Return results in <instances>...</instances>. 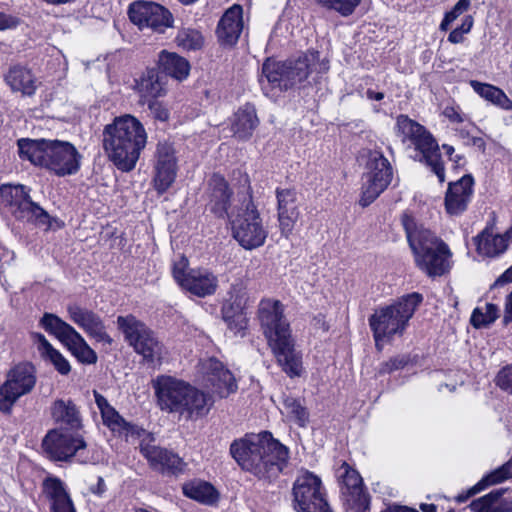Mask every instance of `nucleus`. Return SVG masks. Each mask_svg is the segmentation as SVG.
<instances>
[{"instance_id":"f257e3e1","label":"nucleus","mask_w":512,"mask_h":512,"mask_svg":"<svg viewBox=\"0 0 512 512\" xmlns=\"http://www.w3.org/2000/svg\"><path fill=\"white\" fill-rule=\"evenodd\" d=\"M229 452L244 471L268 481L276 479L289 460L288 448L267 431L234 440Z\"/></svg>"},{"instance_id":"f03ea898","label":"nucleus","mask_w":512,"mask_h":512,"mask_svg":"<svg viewBox=\"0 0 512 512\" xmlns=\"http://www.w3.org/2000/svg\"><path fill=\"white\" fill-rule=\"evenodd\" d=\"M258 319L278 365L289 377L300 376L302 355L295 348L290 325L284 316V305L279 300H261Z\"/></svg>"},{"instance_id":"7ed1b4c3","label":"nucleus","mask_w":512,"mask_h":512,"mask_svg":"<svg viewBox=\"0 0 512 512\" xmlns=\"http://www.w3.org/2000/svg\"><path fill=\"white\" fill-rule=\"evenodd\" d=\"M147 132L134 116L116 117L103 130V148L109 160L122 172H130L147 144Z\"/></svg>"},{"instance_id":"20e7f679","label":"nucleus","mask_w":512,"mask_h":512,"mask_svg":"<svg viewBox=\"0 0 512 512\" xmlns=\"http://www.w3.org/2000/svg\"><path fill=\"white\" fill-rule=\"evenodd\" d=\"M19 156L35 166L48 169L59 177L76 174L81 167L82 155L76 147L61 140H18Z\"/></svg>"},{"instance_id":"39448f33","label":"nucleus","mask_w":512,"mask_h":512,"mask_svg":"<svg viewBox=\"0 0 512 512\" xmlns=\"http://www.w3.org/2000/svg\"><path fill=\"white\" fill-rule=\"evenodd\" d=\"M402 224L419 269L429 277L447 273L451 268L452 257L448 245L430 230L418 226L408 215L403 216Z\"/></svg>"},{"instance_id":"423d86ee","label":"nucleus","mask_w":512,"mask_h":512,"mask_svg":"<svg viewBox=\"0 0 512 512\" xmlns=\"http://www.w3.org/2000/svg\"><path fill=\"white\" fill-rule=\"evenodd\" d=\"M329 64L320 60L319 52L309 51L296 59H289L284 62L266 61L262 67L264 77L273 88L288 90L308 84L311 77L314 82L318 81V75L327 72Z\"/></svg>"},{"instance_id":"0eeeda50","label":"nucleus","mask_w":512,"mask_h":512,"mask_svg":"<svg viewBox=\"0 0 512 512\" xmlns=\"http://www.w3.org/2000/svg\"><path fill=\"white\" fill-rule=\"evenodd\" d=\"M422 301V294L413 292L398 298L390 305L375 309L368 321L378 350L382 349L383 342L404 334Z\"/></svg>"},{"instance_id":"6e6552de","label":"nucleus","mask_w":512,"mask_h":512,"mask_svg":"<svg viewBox=\"0 0 512 512\" xmlns=\"http://www.w3.org/2000/svg\"><path fill=\"white\" fill-rule=\"evenodd\" d=\"M396 133L402 142L410 141L422 154L425 163L435 173L440 183L445 181V169L441 159L439 145L433 135L421 124L406 115H399L396 121Z\"/></svg>"},{"instance_id":"1a4fd4ad","label":"nucleus","mask_w":512,"mask_h":512,"mask_svg":"<svg viewBox=\"0 0 512 512\" xmlns=\"http://www.w3.org/2000/svg\"><path fill=\"white\" fill-rule=\"evenodd\" d=\"M228 220L233 238L244 249H256L265 243L268 231L251 196L245 197L241 206L233 208Z\"/></svg>"},{"instance_id":"9d476101","label":"nucleus","mask_w":512,"mask_h":512,"mask_svg":"<svg viewBox=\"0 0 512 512\" xmlns=\"http://www.w3.org/2000/svg\"><path fill=\"white\" fill-rule=\"evenodd\" d=\"M117 327L123 333L125 341L149 364L161 363L164 345L155 333L132 314L118 316Z\"/></svg>"},{"instance_id":"9b49d317","label":"nucleus","mask_w":512,"mask_h":512,"mask_svg":"<svg viewBox=\"0 0 512 512\" xmlns=\"http://www.w3.org/2000/svg\"><path fill=\"white\" fill-rule=\"evenodd\" d=\"M30 189L24 185L4 184L0 187V204L16 220L50 227L49 214L32 201Z\"/></svg>"},{"instance_id":"f8f14e48","label":"nucleus","mask_w":512,"mask_h":512,"mask_svg":"<svg viewBox=\"0 0 512 512\" xmlns=\"http://www.w3.org/2000/svg\"><path fill=\"white\" fill-rule=\"evenodd\" d=\"M40 325L66 346L80 363L91 365L97 362L96 352L88 345L82 335L57 315L45 313L40 320Z\"/></svg>"},{"instance_id":"ddd939ff","label":"nucleus","mask_w":512,"mask_h":512,"mask_svg":"<svg viewBox=\"0 0 512 512\" xmlns=\"http://www.w3.org/2000/svg\"><path fill=\"white\" fill-rule=\"evenodd\" d=\"M294 508L298 512H320L331 510L323 491L321 479L307 470L296 478L293 489Z\"/></svg>"},{"instance_id":"4468645a","label":"nucleus","mask_w":512,"mask_h":512,"mask_svg":"<svg viewBox=\"0 0 512 512\" xmlns=\"http://www.w3.org/2000/svg\"><path fill=\"white\" fill-rule=\"evenodd\" d=\"M367 173L364 176L362 194L359 203L362 207L370 205L388 187L393 170L388 159L379 151H372L367 161Z\"/></svg>"},{"instance_id":"2eb2a0df","label":"nucleus","mask_w":512,"mask_h":512,"mask_svg":"<svg viewBox=\"0 0 512 512\" xmlns=\"http://www.w3.org/2000/svg\"><path fill=\"white\" fill-rule=\"evenodd\" d=\"M36 384L34 367L21 363L12 368L0 386V411L9 414L17 400L32 391Z\"/></svg>"},{"instance_id":"dca6fc26","label":"nucleus","mask_w":512,"mask_h":512,"mask_svg":"<svg viewBox=\"0 0 512 512\" xmlns=\"http://www.w3.org/2000/svg\"><path fill=\"white\" fill-rule=\"evenodd\" d=\"M45 453L54 461H68L73 456L80 462H86V443L79 435L62 429L50 430L42 441Z\"/></svg>"},{"instance_id":"f3484780","label":"nucleus","mask_w":512,"mask_h":512,"mask_svg":"<svg viewBox=\"0 0 512 512\" xmlns=\"http://www.w3.org/2000/svg\"><path fill=\"white\" fill-rule=\"evenodd\" d=\"M128 15L132 23L140 29L149 28L155 32L163 33L172 27L173 16L164 6L148 1L133 2L129 6Z\"/></svg>"},{"instance_id":"a211bd4d","label":"nucleus","mask_w":512,"mask_h":512,"mask_svg":"<svg viewBox=\"0 0 512 512\" xmlns=\"http://www.w3.org/2000/svg\"><path fill=\"white\" fill-rule=\"evenodd\" d=\"M199 372L203 384L220 398L228 397L238 388L233 374L214 357L201 360Z\"/></svg>"},{"instance_id":"6ab92c4d","label":"nucleus","mask_w":512,"mask_h":512,"mask_svg":"<svg viewBox=\"0 0 512 512\" xmlns=\"http://www.w3.org/2000/svg\"><path fill=\"white\" fill-rule=\"evenodd\" d=\"M247 301L248 296L244 283L240 280L233 283L221 312L223 320L235 334H239L246 329L247 318L244 314V309Z\"/></svg>"},{"instance_id":"aec40b11","label":"nucleus","mask_w":512,"mask_h":512,"mask_svg":"<svg viewBox=\"0 0 512 512\" xmlns=\"http://www.w3.org/2000/svg\"><path fill=\"white\" fill-rule=\"evenodd\" d=\"M146 435L140 437V452L147 459L152 469L160 473L176 474L182 471L183 461L174 452L156 445H153L154 437Z\"/></svg>"},{"instance_id":"412c9836","label":"nucleus","mask_w":512,"mask_h":512,"mask_svg":"<svg viewBox=\"0 0 512 512\" xmlns=\"http://www.w3.org/2000/svg\"><path fill=\"white\" fill-rule=\"evenodd\" d=\"M189 384L171 376H158L153 387L161 410L179 413Z\"/></svg>"},{"instance_id":"4be33fe9","label":"nucleus","mask_w":512,"mask_h":512,"mask_svg":"<svg viewBox=\"0 0 512 512\" xmlns=\"http://www.w3.org/2000/svg\"><path fill=\"white\" fill-rule=\"evenodd\" d=\"M69 319L97 342L111 345L113 340L106 332L102 318L94 311L76 303L67 305Z\"/></svg>"},{"instance_id":"5701e85b","label":"nucleus","mask_w":512,"mask_h":512,"mask_svg":"<svg viewBox=\"0 0 512 512\" xmlns=\"http://www.w3.org/2000/svg\"><path fill=\"white\" fill-rule=\"evenodd\" d=\"M511 237L512 227L504 234H500L496 231L495 221L492 220L473 238V242L479 255L492 258L503 254L507 250Z\"/></svg>"},{"instance_id":"b1692460","label":"nucleus","mask_w":512,"mask_h":512,"mask_svg":"<svg viewBox=\"0 0 512 512\" xmlns=\"http://www.w3.org/2000/svg\"><path fill=\"white\" fill-rule=\"evenodd\" d=\"M474 179L464 175L456 182H451L445 195V209L448 214L458 216L466 211L473 194Z\"/></svg>"},{"instance_id":"393cba45","label":"nucleus","mask_w":512,"mask_h":512,"mask_svg":"<svg viewBox=\"0 0 512 512\" xmlns=\"http://www.w3.org/2000/svg\"><path fill=\"white\" fill-rule=\"evenodd\" d=\"M277 211L281 234L286 238L292 233L299 218L297 193L294 189H277Z\"/></svg>"},{"instance_id":"a878e982","label":"nucleus","mask_w":512,"mask_h":512,"mask_svg":"<svg viewBox=\"0 0 512 512\" xmlns=\"http://www.w3.org/2000/svg\"><path fill=\"white\" fill-rule=\"evenodd\" d=\"M208 186L210 211L219 218L229 219L235 206L231 207L232 192L227 181L221 175L213 174Z\"/></svg>"},{"instance_id":"bb28decb","label":"nucleus","mask_w":512,"mask_h":512,"mask_svg":"<svg viewBox=\"0 0 512 512\" xmlns=\"http://www.w3.org/2000/svg\"><path fill=\"white\" fill-rule=\"evenodd\" d=\"M243 30V9L234 4L225 11L217 26L218 39L226 45L237 42Z\"/></svg>"},{"instance_id":"cd10ccee","label":"nucleus","mask_w":512,"mask_h":512,"mask_svg":"<svg viewBox=\"0 0 512 512\" xmlns=\"http://www.w3.org/2000/svg\"><path fill=\"white\" fill-rule=\"evenodd\" d=\"M179 414L187 419H198L208 414L213 406V399L209 394L189 384Z\"/></svg>"},{"instance_id":"c85d7f7f","label":"nucleus","mask_w":512,"mask_h":512,"mask_svg":"<svg viewBox=\"0 0 512 512\" xmlns=\"http://www.w3.org/2000/svg\"><path fill=\"white\" fill-rule=\"evenodd\" d=\"M165 84L166 76L154 68L146 69L139 79L135 80V89L139 93L140 102L145 104L147 100L163 96Z\"/></svg>"},{"instance_id":"c756f323","label":"nucleus","mask_w":512,"mask_h":512,"mask_svg":"<svg viewBox=\"0 0 512 512\" xmlns=\"http://www.w3.org/2000/svg\"><path fill=\"white\" fill-rule=\"evenodd\" d=\"M218 278L207 269H191L182 288L198 297H206L216 292Z\"/></svg>"},{"instance_id":"7c9ffc66","label":"nucleus","mask_w":512,"mask_h":512,"mask_svg":"<svg viewBox=\"0 0 512 512\" xmlns=\"http://www.w3.org/2000/svg\"><path fill=\"white\" fill-rule=\"evenodd\" d=\"M43 488L51 502L53 512H76L72 499L59 478L48 477L43 483Z\"/></svg>"},{"instance_id":"2f4dec72","label":"nucleus","mask_w":512,"mask_h":512,"mask_svg":"<svg viewBox=\"0 0 512 512\" xmlns=\"http://www.w3.org/2000/svg\"><path fill=\"white\" fill-rule=\"evenodd\" d=\"M344 473L341 475L343 482V494L350 497L349 501L353 502L358 508H364L369 504V496L364 490L363 481L360 474L350 468L346 463L342 465Z\"/></svg>"},{"instance_id":"473e14b6","label":"nucleus","mask_w":512,"mask_h":512,"mask_svg":"<svg viewBox=\"0 0 512 512\" xmlns=\"http://www.w3.org/2000/svg\"><path fill=\"white\" fill-rule=\"evenodd\" d=\"M5 82L13 92H20L23 96H32L37 89V80L30 69L15 65L5 75Z\"/></svg>"},{"instance_id":"72a5a7b5","label":"nucleus","mask_w":512,"mask_h":512,"mask_svg":"<svg viewBox=\"0 0 512 512\" xmlns=\"http://www.w3.org/2000/svg\"><path fill=\"white\" fill-rule=\"evenodd\" d=\"M259 124L254 105L246 103L240 107L232 119V131L240 140L249 139Z\"/></svg>"},{"instance_id":"f704fd0d","label":"nucleus","mask_w":512,"mask_h":512,"mask_svg":"<svg viewBox=\"0 0 512 512\" xmlns=\"http://www.w3.org/2000/svg\"><path fill=\"white\" fill-rule=\"evenodd\" d=\"M158 68L165 75L182 81L186 79L190 72V64L184 57L179 56L175 52L162 50L158 55Z\"/></svg>"},{"instance_id":"c9c22d12","label":"nucleus","mask_w":512,"mask_h":512,"mask_svg":"<svg viewBox=\"0 0 512 512\" xmlns=\"http://www.w3.org/2000/svg\"><path fill=\"white\" fill-rule=\"evenodd\" d=\"M51 416L56 423L70 429H79L82 426L80 411L71 399L55 400L51 406Z\"/></svg>"},{"instance_id":"e433bc0d","label":"nucleus","mask_w":512,"mask_h":512,"mask_svg":"<svg viewBox=\"0 0 512 512\" xmlns=\"http://www.w3.org/2000/svg\"><path fill=\"white\" fill-rule=\"evenodd\" d=\"M101 417L103 424L119 436L140 438L142 435H146L147 438H151L150 433L137 425L127 422L114 407L103 413Z\"/></svg>"},{"instance_id":"4c0bfd02","label":"nucleus","mask_w":512,"mask_h":512,"mask_svg":"<svg viewBox=\"0 0 512 512\" xmlns=\"http://www.w3.org/2000/svg\"><path fill=\"white\" fill-rule=\"evenodd\" d=\"M37 339L42 357L49 361L59 374L68 375L71 371V365L63 354L55 349L44 335L37 334Z\"/></svg>"},{"instance_id":"58836bf2","label":"nucleus","mask_w":512,"mask_h":512,"mask_svg":"<svg viewBox=\"0 0 512 512\" xmlns=\"http://www.w3.org/2000/svg\"><path fill=\"white\" fill-rule=\"evenodd\" d=\"M470 85L473 90L485 100L500 107L501 109H512V101L498 87L487 83H481L476 80H472Z\"/></svg>"},{"instance_id":"ea45409f","label":"nucleus","mask_w":512,"mask_h":512,"mask_svg":"<svg viewBox=\"0 0 512 512\" xmlns=\"http://www.w3.org/2000/svg\"><path fill=\"white\" fill-rule=\"evenodd\" d=\"M183 493L203 504H213L218 499L216 489L208 482H192L183 486Z\"/></svg>"},{"instance_id":"a19ab883","label":"nucleus","mask_w":512,"mask_h":512,"mask_svg":"<svg viewBox=\"0 0 512 512\" xmlns=\"http://www.w3.org/2000/svg\"><path fill=\"white\" fill-rule=\"evenodd\" d=\"M154 187L158 193L166 192L173 184L177 173V162H155Z\"/></svg>"},{"instance_id":"79ce46f5","label":"nucleus","mask_w":512,"mask_h":512,"mask_svg":"<svg viewBox=\"0 0 512 512\" xmlns=\"http://www.w3.org/2000/svg\"><path fill=\"white\" fill-rule=\"evenodd\" d=\"M506 492V489L497 488L487 495H484L470 503V508L474 512H512L504 510L503 503L498 502L500 497Z\"/></svg>"},{"instance_id":"37998d69","label":"nucleus","mask_w":512,"mask_h":512,"mask_svg":"<svg viewBox=\"0 0 512 512\" xmlns=\"http://www.w3.org/2000/svg\"><path fill=\"white\" fill-rule=\"evenodd\" d=\"M322 9L337 13L342 17L351 16L360 5L361 0H313Z\"/></svg>"},{"instance_id":"c03bdc74","label":"nucleus","mask_w":512,"mask_h":512,"mask_svg":"<svg viewBox=\"0 0 512 512\" xmlns=\"http://www.w3.org/2000/svg\"><path fill=\"white\" fill-rule=\"evenodd\" d=\"M511 476V465L505 464L499 467L498 469L490 472L489 474L485 475L477 484H475L471 488V493L477 494L478 492L486 489L487 487L498 484Z\"/></svg>"},{"instance_id":"a18cd8bd","label":"nucleus","mask_w":512,"mask_h":512,"mask_svg":"<svg viewBox=\"0 0 512 512\" xmlns=\"http://www.w3.org/2000/svg\"><path fill=\"white\" fill-rule=\"evenodd\" d=\"M175 41L179 47L190 51L200 49L203 45L204 39L198 30L183 28L178 32Z\"/></svg>"},{"instance_id":"49530a36","label":"nucleus","mask_w":512,"mask_h":512,"mask_svg":"<svg viewBox=\"0 0 512 512\" xmlns=\"http://www.w3.org/2000/svg\"><path fill=\"white\" fill-rule=\"evenodd\" d=\"M283 409L286 415L300 426H304L308 414L306 409L302 406L299 400L293 397H286L283 400Z\"/></svg>"},{"instance_id":"de8ad7c7","label":"nucleus","mask_w":512,"mask_h":512,"mask_svg":"<svg viewBox=\"0 0 512 512\" xmlns=\"http://www.w3.org/2000/svg\"><path fill=\"white\" fill-rule=\"evenodd\" d=\"M409 362V357L406 355H398L390 358L388 361L383 362L378 372L380 374L392 373L396 370L404 368Z\"/></svg>"},{"instance_id":"09e8293b","label":"nucleus","mask_w":512,"mask_h":512,"mask_svg":"<svg viewBox=\"0 0 512 512\" xmlns=\"http://www.w3.org/2000/svg\"><path fill=\"white\" fill-rule=\"evenodd\" d=\"M156 162H177L175 149L167 141L159 142L155 154Z\"/></svg>"},{"instance_id":"8fccbe9b","label":"nucleus","mask_w":512,"mask_h":512,"mask_svg":"<svg viewBox=\"0 0 512 512\" xmlns=\"http://www.w3.org/2000/svg\"><path fill=\"white\" fill-rule=\"evenodd\" d=\"M145 104L148 105L150 115L155 120L165 122L169 119V111L161 102L156 99H150L145 101Z\"/></svg>"},{"instance_id":"3c124183","label":"nucleus","mask_w":512,"mask_h":512,"mask_svg":"<svg viewBox=\"0 0 512 512\" xmlns=\"http://www.w3.org/2000/svg\"><path fill=\"white\" fill-rule=\"evenodd\" d=\"M188 260L186 257L181 256L180 260L173 265V277L177 283L182 287L187 278Z\"/></svg>"},{"instance_id":"603ef678","label":"nucleus","mask_w":512,"mask_h":512,"mask_svg":"<svg viewBox=\"0 0 512 512\" xmlns=\"http://www.w3.org/2000/svg\"><path fill=\"white\" fill-rule=\"evenodd\" d=\"M497 385L504 390H512V365L503 368L497 375Z\"/></svg>"},{"instance_id":"864d4df0","label":"nucleus","mask_w":512,"mask_h":512,"mask_svg":"<svg viewBox=\"0 0 512 512\" xmlns=\"http://www.w3.org/2000/svg\"><path fill=\"white\" fill-rule=\"evenodd\" d=\"M471 0H458L454 7L445 15L455 21L462 13L468 10Z\"/></svg>"},{"instance_id":"5fc2aeb1","label":"nucleus","mask_w":512,"mask_h":512,"mask_svg":"<svg viewBox=\"0 0 512 512\" xmlns=\"http://www.w3.org/2000/svg\"><path fill=\"white\" fill-rule=\"evenodd\" d=\"M470 321L475 328H480L489 325V322L485 317L484 312L480 308H475L473 310Z\"/></svg>"},{"instance_id":"6e6d98bb","label":"nucleus","mask_w":512,"mask_h":512,"mask_svg":"<svg viewBox=\"0 0 512 512\" xmlns=\"http://www.w3.org/2000/svg\"><path fill=\"white\" fill-rule=\"evenodd\" d=\"M93 394H94V398H95V403L98 407V409L100 410V413L101 415L105 412H107L108 410L112 409L113 407L109 404V402L107 401V399L101 395L99 392H97L96 390L93 391Z\"/></svg>"},{"instance_id":"4d7b16f0","label":"nucleus","mask_w":512,"mask_h":512,"mask_svg":"<svg viewBox=\"0 0 512 512\" xmlns=\"http://www.w3.org/2000/svg\"><path fill=\"white\" fill-rule=\"evenodd\" d=\"M483 312H484V315L487 318L489 324H491L498 318L499 307L495 304L487 303L485 305V311H483Z\"/></svg>"},{"instance_id":"13d9d810","label":"nucleus","mask_w":512,"mask_h":512,"mask_svg":"<svg viewBox=\"0 0 512 512\" xmlns=\"http://www.w3.org/2000/svg\"><path fill=\"white\" fill-rule=\"evenodd\" d=\"M444 115L452 122L461 123L464 120L462 115L453 107H446Z\"/></svg>"},{"instance_id":"bf43d9fd","label":"nucleus","mask_w":512,"mask_h":512,"mask_svg":"<svg viewBox=\"0 0 512 512\" xmlns=\"http://www.w3.org/2000/svg\"><path fill=\"white\" fill-rule=\"evenodd\" d=\"M503 321L504 323H509L512 321V292L507 296L506 299Z\"/></svg>"},{"instance_id":"052dcab7","label":"nucleus","mask_w":512,"mask_h":512,"mask_svg":"<svg viewBox=\"0 0 512 512\" xmlns=\"http://www.w3.org/2000/svg\"><path fill=\"white\" fill-rule=\"evenodd\" d=\"M473 23L474 21L472 16L468 15L463 19L462 24L459 27H457V29L461 31L463 34H467L472 29Z\"/></svg>"},{"instance_id":"680f3d73","label":"nucleus","mask_w":512,"mask_h":512,"mask_svg":"<svg viewBox=\"0 0 512 512\" xmlns=\"http://www.w3.org/2000/svg\"><path fill=\"white\" fill-rule=\"evenodd\" d=\"M15 24L16 23L13 18L0 12V30L11 28L15 26Z\"/></svg>"},{"instance_id":"e2e57ef3","label":"nucleus","mask_w":512,"mask_h":512,"mask_svg":"<svg viewBox=\"0 0 512 512\" xmlns=\"http://www.w3.org/2000/svg\"><path fill=\"white\" fill-rule=\"evenodd\" d=\"M463 40H464V34L461 31H459L457 28L452 30L450 32V34L448 35V41L453 44L461 43V42H463Z\"/></svg>"},{"instance_id":"0e129e2a","label":"nucleus","mask_w":512,"mask_h":512,"mask_svg":"<svg viewBox=\"0 0 512 512\" xmlns=\"http://www.w3.org/2000/svg\"><path fill=\"white\" fill-rule=\"evenodd\" d=\"M93 494L101 496L106 491V485L102 477H98L97 484L90 488Z\"/></svg>"},{"instance_id":"69168bd1","label":"nucleus","mask_w":512,"mask_h":512,"mask_svg":"<svg viewBox=\"0 0 512 512\" xmlns=\"http://www.w3.org/2000/svg\"><path fill=\"white\" fill-rule=\"evenodd\" d=\"M512 282V266L509 267L495 282V285H503Z\"/></svg>"},{"instance_id":"338daca9","label":"nucleus","mask_w":512,"mask_h":512,"mask_svg":"<svg viewBox=\"0 0 512 512\" xmlns=\"http://www.w3.org/2000/svg\"><path fill=\"white\" fill-rule=\"evenodd\" d=\"M366 96L369 100L381 101L384 98V93L368 89L366 91Z\"/></svg>"},{"instance_id":"774afa93","label":"nucleus","mask_w":512,"mask_h":512,"mask_svg":"<svg viewBox=\"0 0 512 512\" xmlns=\"http://www.w3.org/2000/svg\"><path fill=\"white\" fill-rule=\"evenodd\" d=\"M420 509L423 512H437V507L434 504H425V503H423V504L420 505Z\"/></svg>"}]
</instances>
